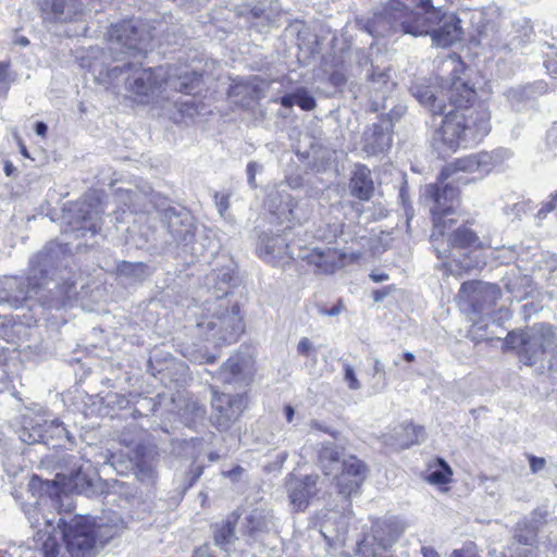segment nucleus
<instances>
[{
  "label": "nucleus",
  "instance_id": "nucleus-1",
  "mask_svg": "<svg viewBox=\"0 0 557 557\" xmlns=\"http://www.w3.org/2000/svg\"><path fill=\"white\" fill-rule=\"evenodd\" d=\"M474 95L475 91L465 81L451 78L447 89L450 110L443 113L442 125L433 135V147L440 154L476 144L488 134L490 114L468 106Z\"/></svg>",
  "mask_w": 557,
  "mask_h": 557
},
{
  "label": "nucleus",
  "instance_id": "nucleus-2",
  "mask_svg": "<svg viewBox=\"0 0 557 557\" xmlns=\"http://www.w3.org/2000/svg\"><path fill=\"white\" fill-rule=\"evenodd\" d=\"M54 256L40 251L30 259L26 280L17 276L0 278V304L18 308L28 299H36L50 309H60L74 293V283L49 276L54 275Z\"/></svg>",
  "mask_w": 557,
  "mask_h": 557
},
{
  "label": "nucleus",
  "instance_id": "nucleus-3",
  "mask_svg": "<svg viewBox=\"0 0 557 557\" xmlns=\"http://www.w3.org/2000/svg\"><path fill=\"white\" fill-rule=\"evenodd\" d=\"M440 10L431 0H388L376 9L366 28L373 37H385L396 33L414 37L431 35L437 25Z\"/></svg>",
  "mask_w": 557,
  "mask_h": 557
},
{
  "label": "nucleus",
  "instance_id": "nucleus-4",
  "mask_svg": "<svg viewBox=\"0 0 557 557\" xmlns=\"http://www.w3.org/2000/svg\"><path fill=\"white\" fill-rule=\"evenodd\" d=\"M163 228L169 235L166 240L180 247L184 252L199 259L213 256L216 244L205 228H200L194 215L183 207L169 206L157 211Z\"/></svg>",
  "mask_w": 557,
  "mask_h": 557
},
{
  "label": "nucleus",
  "instance_id": "nucleus-5",
  "mask_svg": "<svg viewBox=\"0 0 557 557\" xmlns=\"http://www.w3.org/2000/svg\"><path fill=\"white\" fill-rule=\"evenodd\" d=\"M200 335L216 345L237 342L244 332L240 308L226 297H216L205 302L200 320L197 322Z\"/></svg>",
  "mask_w": 557,
  "mask_h": 557
},
{
  "label": "nucleus",
  "instance_id": "nucleus-6",
  "mask_svg": "<svg viewBox=\"0 0 557 557\" xmlns=\"http://www.w3.org/2000/svg\"><path fill=\"white\" fill-rule=\"evenodd\" d=\"M65 543L72 557H94L97 545H104L116 534L113 528L95 525L87 517L60 518L57 535Z\"/></svg>",
  "mask_w": 557,
  "mask_h": 557
},
{
  "label": "nucleus",
  "instance_id": "nucleus-7",
  "mask_svg": "<svg viewBox=\"0 0 557 557\" xmlns=\"http://www.w3.org/2000/svg\"><path fill=\"white\" fill-rule=\"evenodd\" d=\"M164 76L163 67H143L137 62H125L108 70L109 78H124L126 91L138 103H149L161 92Z\"/></svg>",
  "mask_w": 557,
  "mask_h": 557
},
{
  "label": "nucleus",
  "instance_id": "nucleus-8",
  "mask_svg": "<svg viewBox=\"0 0 557 557\" xmlns=\"http://www.w3.org/2000/svg\"><path fill=\"white\" fill-rule=\"evenodd\" d=\"M449 182L438 177L437 184H429L424 188L423 196L432 202L430 211L433 216V230L431 243L434 251L441 256V249L436 245L440 237H443L451 228L455 220L449 215L455 213L459 203V190Z\"/></svg>",
  "mask_w": 557,
  "mask_h": 557
},
{
  "label": "nucleus",
  "instance_id": "nucleus-9",
  "mask_svg": "<svg viewBox=\"0 0 557 557\" xmlns=\"http://www.w3.org/2000/svg\"><path fill=\"white\" fill-rule=\"evenodd\" d=\"M557 336L550 325L534 324L530 329L507 335V344L519 348L521 359L528 366H533L544 359L546 352L553 349L552 369L557 370Z\"/></svg>",
  "mask_w": 557,
  "mask_h": 557
},
{
  "label": "nucleus",
  "instance_id": "nucleus-10",
  "mask_svg": "<svg viewBox=\"0 0 557 557\" xmlns=\"http://www.w3.org/2000/svg\"><path fill=\"white\" fill-rule=\"evenodd\" d=\"M495 162L493 152L481 151L472 153L446 164L440 173V178L468 184L488 174L494 168Z\"/></svg>",
  "mask_w": 557,
  "mask_h": 557
},
{
  "label": "nucleus",
  "instance_id": "nucleus-11",
  "mask_svg": "<svg viewBox=\"0 0 557 557\" xmlns=\"http://www.w3.org/2000/svg\"><path fill=\"white\" fill-rule=\"evenodd\" d=\"M108 49L114 60H120L121 54L146 53L147 36L135 21H123L110 28Z\"/></svg>",
  "mask_w": 557,
  "mask_h": 557
},
{
  "label": "nucleus",
  "instance_id": "nucleus-12",
  "mask_svg": "<svg viewBox=\"0 0 557 557\" xmlns=\"http://www.w3.org/2000/svg\"><path fill=\"white\" fill-rule=\"evenodd\" d=\"M404 527L395 519L376 520L371 533L358 544L361 557H388L386 552L397 542Z\"/></svg>",
  "mask_w": 557,
  "mask_h": 557
},
{
  "label": "nucleus",
  "instance_id": "nucleus-13",
  "mask_svg": "<svg viewBox=\"0 0 557 557\" xmlns=\"http://www.w3.org/2000/svg\"><path fill=\"white\" fill-rule=\"evenodd\" d=\"M102 209L97 198L85 197L71 205L64 214L69 228L65 232H72L75 237H84L87 232L96 234L100 230L99 221Z\"/></svg>",
  "mask_w": 557,
  "mask_h": 557
},
{
  "label": "nucleus",
  "instance_id": "nucleus-14",
  "mask_svg": "<svg viewBox=\"0 0 557 557\" xmlns=\"http://www.w3.org/2000/svg\"><path fill=\"white\" fill-rule=\"evenodd\" d=\"M48 499L40 498L34 505L25 507V515L33 529H37L34 534L36 542H41V550L45 557H58L61 552V545L59 543L57 532L58 525H53V519L47 517L42 512V505H46Z\"/></svg>",
  "mask_w": 557,
  "mask_h": 557
},
{
  "label": "nucleus",
  "instance_id": "nucleus-15",
  "mask_svg": "<svg viewBox=\"0 0 557 557\" xmlns=\"http://www.w3.org/2000/svg\"><path fill=\"white\" fill-rule=\"evenodd\" d=\"M500 296L502 290L496 284L480 281L462 283L458 293L459 300L478 314H488Z\"/></svg>",
  "mask_w": 557,
  "mask_h": 557
},
{
  "label": "nucleus",
  "instance_id": "nucleus-16",
  "mask_svg": "<svg viewBox=\"0 0 557 557\" xmlns=\"http://www.w3.org/2000/svg\"><path fill=\"white\" fill-rule=\"evenodd\" d=\"M246 407L244 395H231L213 391L212 408L213 420L220 430H227L243 413Z\"/></svg>",
  "mask_w": 557,
  "mask_h": 557
},
{
  "label": "nucleus",
  "instance_id": "nucleus-17",
  "mask_svg": "<svg viewBox=\"0 0 557 557\" xmlns=\"http://www.w3.org/2000/svg\"><path fill=\"white\" fill-rule=\"evenodd\" d=\"M319 476L310 474L298 476L290 473L285 479V490L289 499V504L295 511H305L309 506L312 497L318 493Z\"/></svg>",
  "mask_w": 557,
  "mask_h": 557
},
{
  "label": "nucleus",
  "instance_id": "nucleus-18",
  "mask_svg": "<svg viewBox=\"0 0 557 557\" xmlns=\"http://www.w3.org/2000/svg\"><path fill=\"white\" fill-rule=\"evenodd\" d=\"M132 451L136 479L147 485L154 484L158 479L159 462V453L156 447L137 443Z\"/></svg>",
  "mask_w": 557,
  "mask_h": 557
},
{
  "label": "nucleus",
  "instance_id": "nucleus-19",
  "mask_svg": "<svg viewBox=\"0 0 557 557\" xmlns=\"http://www.w3.org/2000/svg\"><path fill=\"white\" fill-rule=\"evenodd\" d=\"M342 472L337 476L338 493L350 497L359 493L366 479L367 468L364 463L355 456H349L341 463Z\"/></svg>",
  "mask_w": 557,
  "mask_h": 557
},
{
  "label": "nucleus",
  "instance_id": "nucleus-20",
  "mask_svg": "<svg viewBox=\"0 0 557 557\" xmlns=\"http://www.w3.org/2000/svg\"><path fill=\"white\" fill-rule=\"evenodd\" d=\"M299 257L322 274H332L344 265L345 255L335 248H305Z\"/></svg>",
  "mask_w": 557,
  "mask_h": 557
},
{
  "label": "nucleus",
  "instance_id": "nucleus-21",
  "mask_svg": "<svg viewBox=\"0 0 557 557\" xmlns=\"http://www.w3.org/2000/svg\"><path fill=\"white\" fill-rule=\"evenodd\" d=\"M116 197L120 203L125 206L134 213L149 212L150 207H154L157 195L150 186L143 185L135 188H119Z\"/></svg>",
  "mask_w": 557,
  "mask_h": 557
},
{
  "label": "nucleus",
  "instance_id": "nucleus-22",
  "mask_svg": "<svg viewBox=\"0 0 557 557\" xmlns=\"http://www.w3.org/2000/svg\"><path fill=\"white\" fill-rule=\"evenodd\" d=\"M201 75L188 67L178 69L170 66L165 71L163 86L172 90L190 95L199 87Z\"/></svg>",
  "mask_w": 557,
  "mask_h": 557
},
{
  "label": "nucleus",
  "instance_id": "nucleus-23",
  "mask_svg": "<svg viewBox=\"0 0 557 557\" xmlns=\"http://www.w3.org/2000/svg\"><path fill=\"white\" fill-rule=\"evenodd\" d=\"M460 20L454 15H441L437 20L438 28L433 27L431 33L432 41L437 47H449L460 39L462 29L459 25Z\"/></svg>",
  "mask_w": 557,
  "mask_h": 557
},
{
  "label": "nucleus",
  "instance_id": "nucleus-24",
  "mask_svg": "<svg viewBox=\"0 0 557 557\" xmlns=\"http://www.w3.org/2000/svg\"><path fill=\"white\" fill-rule=\"evenodd\" d=\"M349 195L361 201H369L374 195L371 171L363 164H357L348 183Z\"/></svg>",
  "mask_w": 557,
  "mask_h": 557
},
{
  "label": "nucleus",
  "instance_id": "nucleus-25",
  "mask_svg": "<svg viewBox=\"0 0 557 557\" xmlns=\"http://www.w3.org/2000/svg\"><path fill=\"white\" fill-rule=\"evenodd\" d=\"M522 39L520 37H512L508 39V34L504 30L496 29L493 25L484 26L479 33V44L482 47H488L496 51H511L521 46Z\"/></svg>",
  "mask_w": 557,
  "mask_h": 557
},
{
  "label": "nucleus",
  "instance_id": "nucleus-26",
  "mask_svg": "<svg viewBox=\"0 0 557 557\" xmlns=\"http://www.w3.org/2000/svg\"><path fill=\"white\" fill-rule=\"evenodd\" d=\"M392 145V136L387 128H384L381 124L370 125L363 133V146L364 152L371 156L385 152Z\"/></svg>",
  "mask_w": 557,
  "mask_h": 557
},
{
  "label": "nucleus",
  "instance_id": "nucleus-27",
  "mask_svg": "<svg viewBox=\"0 0 557 557\" xmlns=\"http://www.w3.org/2000/svg\"><path fill=\"white\" fill-rule=\"evenodd\" d=\"M273 524V515L270 510L255 509L245 517L243 532L249 537L248 544L256 541L261 533L268 532Z\"/></svg>",
  "mask_w": 557,
  "mask_h": 557
},
{
  "label": "nucleus",
  "instance_id": "nucleus-28",
  "mask_svg": "<svg viewBox=\"0 0 557 557\" xmlns=\"http://www.w3.org/2000/svg\"><path fill=\"white\" fill-rule=\"evenodd\" d=\"M449 85L444 88L445 95L438 97L430 86L414 85L411 88L413 97L433 114H443L447 108L445 98H447V89Z\"/></svg>",
  "mask_w": 557,
  "mask_h": 557
},
{
  "label": "nucleus",
  "instance_id": "nucleus-29",
  "mask_svg": "<svg viewBox=\"0 0 557 557\" xmlns=\"http://www.w3.org/2000/svg\"><path fill=\"white\" fill-rule=\"evenodd\" d=\"M444 237H440L436 245L441 249V256L437 253L438 258L445 256L450 247L456 248H468L475 247L479 244V237L470 228L462 226L455 230L451 234L448 235V242L446 247H444Z\"/></svg>",
  "mask_w": 557,
  "mask_h": 557
},
{
  "label": "nucleus",
  "instance_id": "nucleus-30",
  "mask_svg": "<svg viewBox=\"0 0 557 557\" xmlns=\"http://www.w3.org/2000/svg\"><path fill=\"white\" fill-rule=\"evenodd\" d=\"M42 11H49L57 22H66L82 12V4L79 0H51L50 2L46 0Z\"/></svg>",
  "mask_w": 557,
  "mask_h": 557
},
{
  "label": "nucleus",
  "instance_id": "nucleus-31",
  "mask_svg": "<svg viewBox=\"0 0 557 557\" xmlns=\"http://www.w3.org/2000/svg\"><path fill=\"white\" fill-rule=\"evenodd\" d=\"M45 445L57 448L66 447V444L74 445V437L65 425L59 420H44Z\"/></svg>",
  "mask_w": 557,
  "mask_h": 557
},
{
  "label": "nucleus",
  "instance_id": "nucleus-32",
  "mask_svg": "<svg viewBox=\"0 0 557 557\" xmlns=\"http://www.w3.org/2000/svg\"><path fill=\"white\" fill-rule=\"evenodd\" d=\"M237 517L233 516L227 518L226 521L221 524H216L214 529V544L221 547L223 550L228 552L236 541L235 524Z\"/></svg>",
  "mask_w": 557,
  "mask_h": 557
},
{
  "label": "nucleus",
  "instance_id": "nucleus-33",
  "mask_svg": "<svg viewBox=\"0 0 557 557\" xmlns=\"http://www.w3.org/2000/svg\"><path fill=\"white\" fill-rule=\"evenodd\" d=\"M368 83L369 88L372 91L380 94L383 100L386 99L387 92H389L392 87L395 85L391 81L389 69H373L372 73L368 76Z\"/></svg>",
  "mask_w": 557,
  "mask_h": 557
},
{
  "label": "nucleus",
  "instance_id": "nucleus-34",
  "mask_svg": "<svg viewBox=\"0 0 557 557\" xmlns=\"http://www.w3.org/2000/svg\"><path fill=\"white\" fill-rule=\"evenodd\" d=\"M287 249V245H285L284 239L280 236H268L263 235L260 238V244L258 246V251L261 257H281L285 250Z\"/></svg>",
  "mask_w": 557,
  "mask_h": 557
},
{
  "label": "nucleus",
  "instance_id": "nucleus-35",
  "mask_svg": "<svg viewBox=\"0 0 557 557\" xmlns=\"http://www.w3.org/2000/svg\"><path fill=\"white\" fill-rule=\"evenodd\" d=\"M207 285L213 284V286L221 290L224 295L228 294V290L224 286L235 284L236 277L234 270L231 267H223L221 269L212 271L207 275Z\"/></svg>",
  "mask_w": 557,
  "mask_h": 557
},
{
  "label": "nucleus",
  "instance_id": "nucleus-36",
  "mask_svg": "<svg viewBox=\"0 0 557 557\" xmlns=\"http://www.w3.org/2000/svg\"><path fill=\"white\" fill-rule=\"evenodd\" d=\"M423 428L417 426L412 423L404 424L396 431L397 446L401 449L419 443L422 436Z\"/></svg>",
  "mask_w": 557,
  "mask_h": 557
},
{
  "label": "nucleus",
  "instance_id": "nucleus-37",
  "mask_svg": "<svg viewBox=\"0 0 557 557\" xmlns=\"http://www.w3.org/2000/svg\"><path fill=\"white\" fill-rule=\"evenodd\" d=\"M274 213L278 219L300 222L304 214L299 213L298 202L290 195L283 196V203L276 208Z\"/></svg>",
  "mask_w": 557,
  "mask_h": 557
},
{
  "label": "nucleus",
  "instance_id": "nucleus-38",
  "mask_svg": "<svg viewBox=\"0 0 557 557\" xmlns=\"http://www.w3.org/2000/svg\"><path fill=\"white\" fill-rule=\"evenodd\" d=\"M20 440L28 445L42 443L45 444V426L44 420L32 422L29 425H25L20 431Z\"/></svg>",
  "mask_w": 557,
  "mask_h": 557
},
{
  "label": "nucleus",
  "instance_id": "nucleus-39",
  "mask_svg": "<svg viewBox=\"0 0 557 557\" xmlns=\"http://www.w3.org/2000/svg\"><path fill=\"white\" fill-rule=\"evenodd\" d=\"M320 462L325 471V474H331V472L336 469L338 465H341L339 453L337 451L334 445H325L321 448L319 454Z\"/></svg>",
  "mask_w": 557,
  "mask_h": 557
},
{
  "label": "nucleus",
  "instance_id": "nucleus-40",
  "mask_svg": "<svg viewBox=\"0 0 557 557\" xmlns=\"http://www.w3.org/2000/svg\"><path fill=\"white\" fill-rule=\"evenodd\" d=\"M536 531L527 521L519 522L515 529V539L523 545H532L535 541Z\"/></svg>",
  "mask_w": 557,
  "mask_h": 557
},
{
  "label": "nucleus",
  "instance_id": "nucleus-41",
  "mask_svg": "<svg viewBox=\"0 0 557 557\" xmlns=\"http://www.w3.org/2000/svg\"><path fill=\"white\" fill-rule=\"evenodd\" d=\"M145 268L146 265L144 263H132L127 261H123L117 267V272L120 275L134 278V280H141L145 275Z\"/></svg>",
  "mask_w": 557,
  "mask_h": 557
},
{
  "label": "nucleus",
  "instance_id": "nucleus-42",
  "mask_svg": "<svg viewBox=\"0 0 557 557\" xmlns=\"http://www.w3.org/2000/svg\"><path fill=\"white\" fill-rule=\"evenodd\" d=\"M242 372V366L238 358H230L223 363L220 370V375L223 382L231 383L233 377Z\"/></svg>",
  "mask_w": 557,
  "mask_h": 557
},
{
  "label": "nucleus",
  "instance_id": "nucleus-43",
  "mask_svg": "<svg viewBox=\"0 0 557 557\" xmlns=\"http://www.w3.org/2000/svg\"><path fill=\"white\" fill-rule=\"evenodd\" d=\"M554 520L553 516L549 513L547 508L540 507L536 508L532 512V517L530 521H527L531 527L534 528L535 531H537L544 524H547Z\"/></svg>",
  "mask_w": 557,
  "mask_h": 557
},
{
  "label": "nucleus",
  "instance_id": "nucleus-44",
  "mask_svg": "<svg viewBox=\"0 0 557 557\" xmlns=\"http://www.w3.org/2000/svg\"><path fill=\"white\" fill-rule=\"evenodd\" d=\"M297 106L305 111H311L315 108L317 101L312 95L305 88H298L296 90Z\"/></svg>",
  "mask_w": 557,
  "mask_h": 557
},
{
  "label": "nucleus",
  "instance_id": "nucleus-45",
  "mask_svg": "<svg viewBox=\"0 0 557 557\" xmlns=\"http://www.w3.org/2000/svg\"><path fill=\"white\" fill-rule=\"evenodd\" d=\"M442 469L432 471L429 475V480L434 484H445L449 481V476L451 475V470L449 466L444 461L440 460Z\"/></svg>",
  "mask_w": 557,
  "mask_h": 557
},
{
  "label": "nucleus",
  "instance_id": "nucleus-46",
  "mask_svg": "<svg viewBox=\"0 0 557 557\" xmlns=\"http://www.w3.org/2000/svg\"><path fill=\"white\" fill-rule=\"evenodd\" d=\"M10 64L7 62L0 65V96L5 97L14 78L9 70Z\"/></svg>",
  "mask_w": 557,
  "mask_h": 557
},
{
  "label": "nucleus",
  "instance_id": "nucleus-47",
  "mask_svg": "<svg viewBox=\"0 0 557 557\" xmlns=\"http://www.w3.org/2000/svg\"><path fill=\"white\" fill-rule=\"evenodd\" d=\"M344 372H345L344 373V380L348 384V387L351 391L360 389L361 384H360L359 380L357 379V375L355 373V370H354L352 366H350L349 363H345L344 364Z\"/></svg>",
  "mask_w": 557,
  "mask_h": 557
},
{
  "label": "nucleus",
  "instance_id": "nucleus-48",
  "mask_svg": "<svg viewBox=\"0 0 557 557\" xmlns=\"http://www.w3.org/2000/svg\"><path fill=\"white\" fill-rule=\"evenodd\" d=\"M557 207V191L553 193L549 196V200L543 203L542 208L537 211L536 218L537 220H544L549 212L555 210Z\"/></svg>",
  "mask_w": 557,
  "mask_h": 557
},
{
  "label": "nucleus",
  "instance_id": "nucleus-49",
  "mask_svg": "<svg viewBox=\"0 0 557 557\" xmlns=\"http://www.w3.org/2000/svg\"><path fill=\"white\" fill-rule=\"evenodd\" d=\"M297 351L299 355L309 357L315 352V349L308 337H302L297 345Z\"/></svg>",
  "mask_w": 557,
  "mask_h": 557
},
{
  "label": "nucleus",
  "instance_id": "nucleus-50",
  "mask_svg": "<svg viewBox=\"0 0 557 557\" xmlns=\"http://www.w3.org/2000/svg\"><path fill=\"white\" fill-rule=\"evenodd\" d=\"M529 463H530V469H531L532 473H537L539 471L544 469V467L546 465V460L544 458L530 455Z\"/></svg>",
  "mask_w": 557,
  "mask_h": 557
},
{
  "label": "nucleus",
  "instance_id": "nucleus-51",
  "mask_svg": "<svg viewBox=\"0 0 557 557\" xmlns=\"http://www.w3.org/2000/svg\"><path fill=\"white\" fill-rule=\"evenodd\" d=\"M373 371L375 375H379L382 379V388L387 385L386 372L384 366L379 359H374Z\"/></svg>",
  "mask_w": 557,
  "mask_h": 557
},
{
  "label": "nucleus",
  "instance_id": "nucleus-52",
  "mask_svg": "<svg viewBox=\"0 0 557 557\" xmlns=\"http://www.w3.org/2000/svg\"><path fill=\"white\" fill-rule=\"evenodd\" d=\"M330 82H331L332 85H334L336 87H341V86L346 84L347 78H346V76H345V74L343 72L334 71L330 75Z\"/></svg>",
  "mask_w": 557,
  "mask_h": 557
},
{
  "label": "nucleus",
  "instance_id": "nucleus-53",
  "mask_svg": "<svg viewBox=\"0 0 557 557\" xmlns=\"http://www.w3.org/2000/svg\"><path fill=\"white\" fill-rule=\"evenodd\" d=\"M259 165L256 162H249L247 165L248 184L251 187H256V173Z\"/></svg>",
  "mask_w": 557,
  "mask_h": 557
},
{
  "label": "nucleus",
  "instance_id": "nucleus-54",
  "mask_svg": "<svg viewBox=\"0 0 557 557\" xmlns=\"http://www.w3.org/2000/svg\"><path fill=\"white\" fill-rule=\"evenodd\" d=\"M318 312L322 315L336 317L342 312V304L341 301L333 306L331 309H326L324 307H319Z\"/></svg>",
  "mask_w": 557,
  "mask_h": 557
},
{
  "label": "nucleus",
  "instance_id": "nucleus-55",
  "mask_svg": "<svg viewBox=\"0 0 557 557\" xmlns=\"http://www.w3.org/2000/svg\"><path fill=\"white\" fill-rule=\"evenodd\" d=\"M544 66L548 73L557 74V53L554 57L547 54L544 61Z\"/></svg>",
  "mask_w": 557,
  "mask_h": 557
},
{
  "label": "nucleus",
  "instance_id": "nucleus-56",
  "mask_svg": "<svg viewBox=\"0 0 557 557\" xmlns=\"http://www.w3.org/2000/svg\"><path fill=\"white\" fill-rule=\"evenodd\" d=\"M280 103L284 108H292L294 104H297L296 91L293 94H287V95L283 96L280 99Z\"/></svg>",
  "mask_w": 557,
  "mask_h": 557
},
{
  "label": "nucleus",
  "instance_id": "nucleus-57",
  "mask_svg": "<svg viewBox=\"0 0 557 557\" xmlns=\"http://www.w3.org/2000/svg\"><path fill=\"white\" fill-rule=\"evenodd\" d=\"M389 294V287L377 289L373 292V299L375 302L382 301Z\"/></svg>",
  "mask_w": 557,
  "mask_h": 557
},
{
  "label": "nucleus",
  "instance_id": "nucleus-58",
  "mask_svg": "<svg viewBox=\"0 0 557 557\" xmlns=\"http://www.w3.org/2000/svg\"><path fill=\"white\" fill-rule=\"evenodd\" d=\"M216 208L219 213L222 215L228 209L227 197H221V199L216 201Z\"/></svg>",
  "mask_w": 557,
  "mask_h": 557
},
{
  "label": "nucleus",
  "instance_id": "nucleus-59",
  "mask_svg": "<svg viewBox=\"0 0 557 557\" xmlns=\"http://www.w3.org/2000/svg\"><path fill=\"white\" fill-rule=\"evenodd\" d=\"M38 485H40L41 487H44V485L47 487V491L49 490L50 485H54L53 483H50L49 481H46V482H42L40 481L39 479L37 478H33L30 483H29V486L30 488H35L37 487Z\"/></svg>",
  "mask_w": 557,
  "mask_h": 557
},
{
  "label": "nucleus",
  "instance_id": "nucleus-60",
  "mask_svg": "<svg viewBox=\"0 0 557 557\" xmlns=\"http://www.w3.org/2000/svg\"><path fill=\"white\" fill-rule=\"evenodd\" d=\"M48 126L44 122H37L35 125V132L38 136L44 137L47 134Z\"/></svg>",
  "mask_w": 557,
  "mask_h": 557
},
{
  "label": "nucleus",
  "instance_id": "nucleus-61",
  "mask_svg": "<svg viewBox=\"0 0 557 557\" xmlns=\"http://www.w3.org/2000/svg\"><path fill=\"white\" fill-rule=\"evenodd\" d=\"M421 553L423 557H440L438 553L432 547L423 546Z\"/></svg>",
  "mask_w": 557,
  "mask_h": 557
},
{
  "label": "nucleus",
  "instance_id": "nucleus-62",
  "mask_svg": "<svg viewBox=\"0 0 557 557\" xmlns=\"http://www.w3.org/2000/svg\"><path fill=\"white\" fill-rule=\"evenodd\" d=\"M284 413H285L287 422H292L293 417L295 414L294 408L290 405L285 406Z\"/></svg>",
  "mask_w": 557,
  "mask_h": 557
},
{
  "label": "nucleus",
  "instance_id": "nucleus-63",
  "mask_svg": "<svg viewBox=\"0 0 557 557\" xmlns=\"http://www.w3.org/2000/svg\"><path fill=\"white\" fill-rule=\"evenodd\" d=\"M370 277L376 282V283H380V282H384V281H387L388 280V275L385 274V273H380V274H376V273H372L370 275Z\"/></svg>",
  "mask_w": 557,
  "mask_h": 557
},
{
  "label": "nucleus",
  "instance_id": "nucleus-64",
  "mask_svg": "<svg viewBox=\"0 0 557 557\" xmlns=\"http://www.w3.org/2000/svg\"><path fill=\"white\" fill-rule=\"evenodd\" d=\"M244 469L239 466L231 470L227 474L233 478H237L243 473Z\"/></svg>",
  "mask_w": 557,
  "mask_h": 557
}]
</instances>
